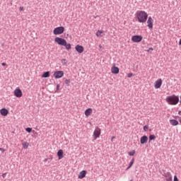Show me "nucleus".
Segmentation results:
<instances>
[{"label":"nucleus","instance_id":"3","mask_svg":"<svg viewBox=\"0 0 181 181\" xmlns=\"http://www.w3.org/2000/svg\"><path fill=\"white\" fill-rule=\"evenodd\" d=\"M54 42L57 43V45H59V46H66V43H67V41L65 39L59 37H55Z\"/></svg>","mask_w":181,"mask_h":181},{"label":"nucleus","instance_id":"5","mask_svg":"<svg viewBox=\"0 0 181 181\" xmlns=\"http://www.w3.org/2000/svg\"><path fill=\"white\" fill-rule=\"evenodd\" d=\"M165 177V181H173V178L172 177V174L170 172L165 171L164 174L163 175Z\"/></svg>","mask_w":181,"mask_h":181},{"label":"nucleus","instance_id":"6","mask_svg":"<svg viewBox=\"0 0 181 181\" xmlns=\"http://www.w3.org/2000/svg\"><path fill=\"white\" fill-rule=\"evenodd\" d=\"M132 40L134 43H139V42L142 41V35H134L132 37Z\"/></svg>","mask_w":181,"mask_h":181},{"label":"nucleus","instance_id":"1","mask_svg":"<svg viewBox=\"0 0 181 181\" xmlns=\"http://www.w3.org/2000/svg\"><path fill=\"white\" fill-rule=\"evenodd\" d=\"M166 101L170 105H176L177 103H179V98L175 95L171 96H168L166 98Z\"/></svg>","mask_w":181,"mask_h":181},{"label":"nucleus","instance_id":"11","mask_svg":"<svg viewBox=\"0 0 181 181\" xmlns=\"http://www.w3.org/2000/svg\"><path fill=\"white\" fill-rule=\"evenodd\" d=\"M75 50H76V52H78L79 54H81L83 53V52H84V47L80 45H77L75 47Z\"/></svg>","mask_w":181,"mask_h":181},{"label":"nucleus","instance_id":"17","mask_svg":"<svg viewBox=\"0 0 181 181\" xmlns=\"http://www.w3.org/2000/svg\"><path fill=\"white\" fill-rule=\"evenodd\" d=\"M91 112H93V109L88 108L85 110V115L86 117H90L91 115Z\"/></svg>","mask_w":181,"mask_h":181},{"label":"nucleus","instance_id":"28","mask_svg":"<svg viewBox=\"0 0 181 181\" xmlns=\"http://www.w3.org/2000/svg\"><path fill=\"white\" fill-rule=\"evenodd\" d=\"M65 84H66V86H69V85L70 84V79H66V80H65Z\"/></svg>","mask_w":181,"mask_h":181},{"label":"nucleus","instance_id":"37","mask_svg":"<svg viewBox=\"0 0 181 181\" xmlns=\"http://www.w3.org/2000/svg\"><path fill=\"white\" fill-rule=\"evenodd\" d=\"M6 176V173H4V174H2V177H5Z\"/></svg>","mask_w":181,"mask_h":181},{"label":"nucleus","instance_id":"20","mask_svg":"<svg viewBox=\"0 0 181 181\" xmlns=\"http://www.w3.org/2000/svg\"><path fill=\"white\" fill-rule=\"evenodd\" d=\"M57 156L59 160L63 159V150L60 149L58 151Z\"/></svg>","mask_w":181,"mask_h":181},{"label":"nucleus","instance_id":"35","mask_svg":"<svg viewBox=\"0 0 181 181\" xmlns=\"http://www.w3.org/2000/svg\"><path fill=\"white\" fill-rule=\"evenodd\" d=\"M1 66H6V63L5 62L1 63Z\"/></svg>","mask_w":181,"mask_h":181},{"label":"nucleus","instance_id":"43","mask_svg":"<svg viewBox=\"0 0 181 181\" xmlns=\"http://www.w3.org/2000/svg\"><path fill=\"white\" fill-rule=\"evenodd\" d=\"M99 47L101 49V47H103L101 45H100Z\"/></svg>","mask_w":181,"mask_h":181},{"label":"nucleus","instance_id":"30","mask_svg":"<svg viewBox=\"0 0 181 181\" xmlns=\"http://www.w3.org/2000/svg\"><path fill=\"white\" fill-rule=\"evenodd\" d=\"M132 76H133L132 73H129V74H128L127 77H129V78H131V77H132Z\"/></svg>","mask_w":181,"mask_h":181},{"label":"nucleus","instance_id":"41","mask_svg":"<svg viewBox=\"0 0 181 181\" xmlns=\"http://www.w3.org/2000/svg\"><path fill=\"white\" fill-rule=\"evenodd\" d=\"M178 114L181 115V110L178 112Z\"/></svg>","mask_w":181,"mask_h":181},{"label":"nucleus","instance_id":"22","mask_svg":"<svg viewBox=\"0 0 181 181\" xmlns=\"http://www.w3.org/2000/svg\"><path fill=\"white\" fill-rule=\"evenodd\" d=\"M149 139V142H151V141H155L156 139V136L154 134H151L148 137Z\"/></svg>","mask_w":181,"mask_h":181},{"label":"nucleus","instance_id":"29","mask_svg":"<svg viewBox=\"0 0 181 181\" xmlns=\"http://www.w3.org/2000/svg\"><path fill=\"white\" fill-rule=\"evenodd\" d=\"M148 128L149 127L148 125L144 126V131H146V129H148Z\"/></svg>","mask_w":181,"mask_h":181},{"label":"nucleus","instance_id":"38","mask_svg":"<svg viewBox=\"0 0 181 181\" xmlns=\"http://www.w3.org/2000/svg\"><path fill=\"white\" fill-rule=\"evenodd\" d=\"M113 139H115V136H112L111 141H112Z\"/></svg>","mask_w":181,"mask_h":181},{"label":"nucleus","instance_id":"10","mask_svg":"<svg viewBox=\"0 0 181 181\" xmlns=\"http://www.w3.org/2000/svg\"><path fill=\"white\" fill-rule=\"evenodd\" d=\"M147 23L149 29H153V19H152V17H148Z\"/></svg>","mask_w":181,"mask_h":181},{"label":"nucleus","instance_id":"9","mask_svg":"<svg viewBox=\"0 0 181 181\" xmlns=\"http://www.w3.org/2000/svg\"><path fill=\"white\" fill-rule=\"evenodd\" d=\"M14 95L17 97V98H21V97H22V90L16 88L14 90Z\"/></svg>","mask_w":181,"mask_h":181},{"label":"nucleus","instance_id":"7","mask_svg":"<svg viewBox=\"0 0 181 181\" xmlns=\"http://www.w3.org/2000/svg\"><path fill=\"white\" fill-rule=\"evenodd\" d=\"M64 76V72L63 71H57L54 73V77L55 78H62Z\"/></svg>","mask_w":181,"mask_h":181},{"label":"nucleus","instance_id":"13","mask_svg":"<svg viewBox=\"0 0 181 181\" xmlns=\"http://www.w3.org/2000/svg\"><path fill=\"white\" fill-rule=\"evenodd\" d=\"M161 86H162V79L159 78L155 82L154 87L155 88H160Z\"/></svg>","mask_w":181,"mask_h":181},{"label":"nucleus","instance_id":"31","mask_svg":"<svg viewBox=\"0 0 181 181\" xmlns=\"http://www.w3.org/2000/svg\"><path fill=\"white\" fill-rule=\"evenodd\" d=\"M174 181H179V179L177 178V176H174Z\"/></svg>","mask_w":181,"mask_h":181},{"label":"nucleus","instance_id":"42","mask_svg":"<svg viewBox=\"0 0 181 181\" xmlns=\"http://www.w3.org/2000/svg\"><path fill=\"white\" fill-rule=\"evenodd\" d=\"M64 62H66V59H62V63H64Z\"/></svg>","mask_w":181,"mask_h":181},{"label":"nucleus","instance_id":"39","mask_svg":"<svg viewBox=\"0 0 181 181\" xmlns=\"http://www.w3.org/2000/svg\"><path fill=\"white\" fill-rule=\"evenodd\" d=\"M179 45H180V46H181V38L180 40Z\"/></svg>","mask_w":181,"mask_h":181},{"label":"nucleus","instance_id":"34","mask_svg":"<svg viewBox=\"0 0 181 181\" xmlns=\"http://www.w3.org/2000/svg\"><path fill=\"white\" fill-rule=\"evenodd\" d=\"M152 52V51H153V48H152V47H150L149 49H148V52Z\"/></svg>","mask_w":181,"mask_h":181},{"label":"nucleus","instance_id":"19","mask_svg":"<svg viewBox=\"0 0 181 181\" xmlns=\"http://www.w3.org/2000/svg\"><path fill=\"white\" fill-rule=\"evenodd\" d=\"M50 77V71H45L42 75V78H49Z\"/></svg>","mask_w":181,"mask_h":181},{"label":"nucleus","instance_id":"4","mask_svg":"<svg viewBox=\"0 0 181 181\" xmlns=\"http://www.w3.org/2000/svg\"><path fill=\"white\" fill-rule=\"evenodd\" d=\"M53 33L54 35H62L64 33V27L60 26L55 28L53 30Z\"/></svg>","mask_w":181,"mask_h":181},{"label":"nucleus","instance_id":"25","mask_svg":"<svg viewBox=\"0 0 181 181\" xmlns=\"http://www.w3.org/2000/svg\"><path fill=\"white\" fill-rule=\"evenodd\" d=\"M128 155L129 156H134V155H135V150H133V151H131L130 152H129Z\"/></svg>","mask_w":181,"mask_h":181},{"label":"nucleus","instance_id":"21","mask_svg":"<svg viewBox=\"0 0 181 181\" xmlns=\"http://www.w3.org/2000/svg\"><path fill=\"white\" fill-rule=\"evenodd\" d=\"M134 162H135V159L132 158L129 163V166L127 168V170L131 169V168H132V165H134Z\"/></svg>","mask_w":181,"mask_h":181},{"label":"nucleus","instance_id":"27","mask_svg":"<svg viewBox=\"0 0 181 181\" xmlns=\"http://www.w3.org/2000/svg\"><path fill=\"white\" fill-rule=\"evenodd\" d=\"M25 131H26V132H28L29 134H30V132H32V128H30V127H27V128L25 129Z\"/></svg>","mask_w":181,"mask_h":181},{"label":"nucleus","instance_id":"15","mask_svg":"<svg viewBox=\"0 0 181 181\" xmlns=\"http://www.w3.org/2000/svg\"><path fill=\"white\" fill-rule=\"evenodd\" d=\"M87 175V171L86 170H82L81 172L79 173L78 175V179H84V177Z\"/></svg>","mask_w":181,"mask_h":181},{"label":"nucleus","instance_id":"18","mask_svg":"<svg viewBox=\"0 0 181 181\" xmlns=\"http://www.w3.org/2000/svg\"><path fill=\"white\" fill-rule=\"evenodd\" d=\"M170 123L171 124V125H173V127H176V125H179V122L176 119H170Z\"/></svg>","mask_w":181,"mask_h":181},{"label":"nucleus","instance_id":"32","mask_svg":"<svg viewBox=\"0 0 181 181\" xmlns=\"http://www.w3.org/2000/svg\"><path fill=\"white\" fill-rule=\"evenodd\" d=\"M0 151L1 152H2V153L5 152V149H4L3 148H0Z\"/></svg>","mask_w":181,"mask_h":181},{"label":"nucleus","instance_id":"12","mask_svg":"<svg viewBox=\"0 0 181 181\" xmlns=\"http://www.w3.org/2000/svg\"><path fill=\"white\" fill-rule=\"evenodd\" d=\"M0 114L3 117H6V115H8V114H9V111L6 108H2L0 110Z\"/></svg>","mask_w":181,"mask_h":181},{"label":"nucleus","instance_id":"14","mask_svg":"<svg viewBox=\"0 0 181 181\" xmlns=\"http://www.w3.org/2000/svg\"><path fill=\"white\" fill-rule=\"evenodd\" d=\"M111 71H112V74H118V73H119V68H118L117 66H115V65H114L112 67Z\"/></svg>","mask_w":181,"mask_h":181},{"label":"nucleus","instance_id":"23","mask_svg":"<svg viewBox=\"0 0 181 181\" xmlns=\"http://www.w3.org/2000/svg\"><path fill=\"white\" fill-rule=\"evenodd\" d=\"M28 146H29V143L28 142L23 143V148H24V149H28Z\"/></svg>","mask_w":181,"mask_h":181},{"label":"nucleus","instance_id":"36","mask_svg":"<svg viewBox=\"0 0 181 181\" xmlns=\"http://www.w3.org/2000/svg\"><path fill=\"white\" fill-rule=\"evenodd\" d=\"M59 88H60V85L57 84V90H59Z\"/></svg>","mask_w":181,"mask_h":181},{"label":"nucleus","instance_id":"2","mask_svg":"<svg viewBox=\"0 0 181 181\" xmlns=\"http://www.w3.org/2000/svg\"><path fill=\"white\" fill-rule=\"evenodd\" d=\"M137 18L140 23H144V22H146L148 19V13H146L145 11H140L137 14Z\"/></svg>","mask_w":181,"mask_h":181},{"label":"nucleus","instance_id":"33","mask_svg":"<svg viewBox=\"0 0 181 181\" xmlns=\"http://www.w3.org/2000/svg\"><path fill=\"white\" fill-rule=\"evenodd\" d=\"M23 11V7L21 6V7L19 8V11L21 12V11Z\"/></svg>","mask_w":181,"mask_h":181},{"label":"nucleus","instance_id":"16","mask_svg":"<svg viewBox=\"0 0 181 181\" xmlns=\"http://www.w3.org/2000/svg\"><path fill=\"white\" fill-rule=\"evenodd\" d=\"M140 142L141 145H144V144H146V142H148V136H141L140 139Z\"/></svg>","mask_w":181,"mask_h":181},{"label":"nucleus","instance_id":"8","mask_svg":"<svg viewBox=\"0 0 181 181\" xmlns=\"http://www.w3.org/2000/svg\"><path fill=\"white\" fill-rule=\"evenodd\" d=\"M100 135H101V129L97 127L93 132V138L94 139H97V138H100Z\"/></svg>","mask_w":181,"mask_h":181},{"label":"nucleus","instance_id":"24","mask_svg":"<svg viewBox=\"0 0 181 181\" xmlns=\"http://www.w3.org/2000/svg\"><path fill=\"white\" fill-rule=\"evenodd\" d=\"M64 46H65L66 50H70V49H71V44L66 43V45H64Z\"/></svg>","mask_w":181,"mask_h":181},{"label":"nucleus","instance_id":"40","mask_svg":"<svg viewBox=\"0 0 181 181\" xmlns=\"http://www.w3.org/2000/svg\"><path fill=\"white\" fill-rule=\"evenodd\" d=\"M179 122L181 124V117H179Z\"/></svg>","mask_w":181,"mask_h":181},{"label":"nucleus","instance_id":"26","mask_svg":"<svg viewBox=\"0 0 181 181\" xmlns=\"http://www.w3.org/2000/svg\"><path fill=\"white\" fill-rule=\"evenodd\" d=\"M102 33H103V31L98 30V32L96 33V36H98V37H101V36H103V35H101Z\"/></svg>","mask_w":181,"mask_h":181}]
</instances>
